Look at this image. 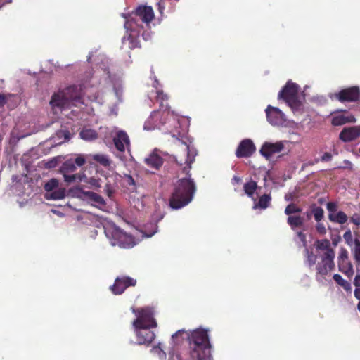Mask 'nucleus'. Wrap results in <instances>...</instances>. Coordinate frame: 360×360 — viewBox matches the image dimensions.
I'll use <instances>...</instances> for the list:
<instances>
[{
  "label": "nucleus",
  "instance_id": "nucleus-62",
  "mask_svg": "<svg viewBox=\"0 0 360 360\" xmlns=\"http://www.w3.org/2000/svg\"><path fill=\"white\" fill-rule=\"evenodd\" d=\"M291 199H292V198H291V195H288V194L285 195V200L286 201H289V200H290Z\"/></svg>",
  "mask_w": 360,
  "mask_h": 360
},
{
  "label": "nucleus",
  "instance_id": "nucleus-45",
  "mask_svg": "<svg viewBox=\"0 0 360 360\" xmlns=\"http://www.w3.org/2000/svg\"><path fill=\"white\" fill-rule=\"evenodd\" d=\"M300 212L301 210L294 204L288 205L285 210V214L288 215Z\"/></svg>",
  "mask_w": 360,
  "mask_h": 360
},
{
  "label": "nucleus",
  "instance_id": "nucleus-12",
  "mask_svg": "<svg viewBox=\"0 0 360 360\" xmlns=\"http://www.w3.org/2000/svg\"><path fill=\"white\" fill-rule=\"evenodd\" d=\"M74 195L87 201L89 203L99 209H102L106 205L104 198L96 193L92 191H86L82 188L77 187L72 190Z\"/></svg>",
  "mask_w": 360,
  "mask_h": 360
},
{
  "label": "nucleus",
  "instance_id": "nucleus-63",
  "mask_svg": "<svg viewBox=\"0 0 360 360\" xmlns=\"http://www.w3.org/2000/svg\"><path fill=\"white\" fill-rule=\"evenodd\" d=\"M91 100H93V101H96V102H98V103H101V101H100L98 100V96H95V97H94V98H92Z\"/></svg>",
  "mask_w": 360,
  "mask_h": 360
},
{
  "label": "nucleus",
  "instance_id": "nucleus-25",
  "mask_svg": "<svg viewBox=\"0 0 360 360\" xmlns=\"http://www.w3.org/2000/svg\"><path fill=\"white\" fill-rule=\"evenodd\" d=\"M258 188L259 186H257V182L252 179L245 183L243 186L245 193L253 201L256 200L255 193L257 191Z\"/></svg>",
  "mask_w": 360,
  "mask_h": 360
},
{
  "label": "nucleus",
  "instance_id": "nucleus-47",
  "mask_svg": "<svg viewBox=\"0 0 360 360\" xmlns=\"http://www.w3.org/2000/svg\"><path fill=\"white\" fill-rule=\"evenodd\" d=\"M326 208L329 212L328 214L337 213L338 205L334 202H329L326 205Z\"/></svg>",
  "mask_w": 360,
  "mask_h": 360
},
{
  "label": "nucleus",
  "instance_id": "nucleus-40",
  "mask_svg": "<svg viewBox=\"0 0 360 360\" xmlns=\"http://www.w3.org/2000/svg\"><path fill=\"white\" fill-rule=\"evenodd\" d=\"M305 252L307 255V263L309 267H311L316 264L318 256L315 255L312 252H310L308 249H306Z\"/></svg>",
  "mask_w": 360,
  "mask_h": 360
},
{
  "label": "nucleus",
  "instance_id": "nucleus-37",
  "mask_svg": "<svg viewBox=\"0 0 360 360\" xmlns=\"http://www.w3.org/2000/svg\"><path fill=\"white\" fill-rule=\"evenodd\" d=\"M354 258L356 262H360V240L354 239V246L352 250Z\"/></svg>",
  "mask_w": 360,
  "mask_h": 360
},
{
  "label": "nucleus",
  "instance_id": "nucleus-10",
  "mask_svg": "<svg viewBox=\"0 0 360 360\" xmlns=\"http://www.w3.org/2000/svg\"><path fill=\"white\" fill-rule=\"evenodd\" d=\"M124 27L128 35L122 38V44L128 42V47L129 49L137 47L138 41L136 37L139 34L143 27H141V25L138 23V20L131 18L125 22Z\"/></svg>",
  "mask_w": 360,
  "mask_h": 360
},
{
  "label": "nucleus",
  "instance_id": "nucleus-2",
  "mask_svg": "<svg viewBox=\"0 0 360 360\" xmlns=\"http://www.w3.org/2000/svg\"><path fill=\"white\" fill-rule=\"evenodd\" d=\"M182 334H185L188 340L189 351L176 356L172 355V360H175V358L176 360H213L207 330L197 329L188 333L184 330H179L172 335V338L174 340Z\"/></svg>",
  "mask_w": 360,
  "mask_h": 360
},
{
  "label": "nucleus",
  "instance_id": "nucleus-39",
  "mask_svg": "<svg viewBox=\"0 0 360 360\" xmlns=\"http://www.w3.org/2000/svg\"><path fill=\"white\" fill-rule=\"evenodd\" d=\"M58 181L56 179H51L44 185L46 193L51 192L53 190L58 189Z\"/></svg>",
  "mask_w": 360,
  "mask_h": 360
},
{
  "label": "nucleus",
  "instance_id": "nucleus-26",
  "mask_svg": "<svg viewBox=\"0 0 360 360\" xmlns=\"http://www.w3.org/2000/svg\"><path fill=\"white\" fill-rule=\"evenodd\" d=\"M271 200V197L270 194H264L259 198L258 200L254 201L252 208L254 210H265L269 206Z\"/></svg>",
  "mask_w": 360,
  "mask_h": 360
},
{
  "label": "nucleus",
  "instance_id": "nucleus-28",
  "mask_svg": "<svg viewBox=\"0 0 360 360\" xmlns=\"http://www.w3.org/2000/svg\"><path fill=\"white\" fill-rule=\"evenodd\" d=\"M65 196V189L64 188H59L58 189L53 190L51 192L46 193L44 195V198L46 200H61L63 199Z\"/></svg>",
  "mask_w": 360,
  "mask_h": 360
},
{
  "label": "nucleus",
  "instance_id": "nucleus-19",
  "mask_svg": "<svg viewBox=\"0 0 360 360\" xmlns=\"http://www.w3.org/2000/svg\"><path fill=\"white\" fill-rule=\"evenodd\" d=\"M136 283V281L131 277H117L115 281L114 285L111 286V290L114 294H122L127 287L134 286Z\"/></svg>",
  "mask_w": 360,
  "mask_h": 360
},
{
  "label": "nucleus",
  "instance_id": "nucleus-35",
  "mask_svg": "<svg viewBox=\"0 0 360 360\" xmlns=\"http://www.w3.org/2000/svg\"><path fill=\"white\" fill-rule=\"evenodd\" d=\"M288 224L295 230L296 227L302 226L303 218L300 216H290L288 218Z\"/></svg>",
  "mask_w": 360,
  "mask_h": 360
},
{
  "label": "nucleus",
  "instance_id": "nucleus-22",
  "mask_svg": "<svg viewBox=\"0 0 360 360\" xmlns=\"http://www.w3.org/2000/svg\"><path fill=\"white\" fill-rule=\"evenodd\" d=\"M114 144L120 152H124L126 149H129L130 146V141L127 134L120 130L116 133V135L113 138Z\"/></svg>",
  "mask_w": 360,
  "mask_h": 360
},
{
  "label": "nucleus",
  "instance_id": "nucleus-46",
  "mask_svg": "<svg viewBox=\"0 0 360 360\" xmlns=\"http://www.w3.org/2000/svg\"><path fill=\"white\" fill-rule=\"evenodd\" d=\"M10 98H13L15 101V105L18 102L19 98L17 96H9V97H6L3 95L0 94V106H2L4 104L8 102Z\"/></svg>",
  "mask_w": 360,
  "mask_h": 360
},
{
  "label": "nucleus",
  "instance_id": "nucleus-17",
  "mask_svg": "<svg viewBox=\"0 0 360 360\" xmlns=\"http://www.w3.org/2000/svg\"><path fill=\"white\" fill-rule=\"evenodd\" d=\"M331 124L333 126H341L347 123H355L356 119L345 110H338L331 113Z\"/></svg>",
  "mask_w": 360,
  "mask_h": 360
},
{
  "label": "nucleus",
  "instance_id": "nucleus-27",
  "mask_svg": "<svg viewBox=\"0 0 360 360\" xmlns=\"http://www.w3.org/2000/svg\"><path fill=\"white\" fill-rule=\"evenodd\" d=\"M158 230L157 222H150L144 225L139 232L142 234V238H150L158 232Z\"/></svg>",
  "mask_w": 360,
  "mask_h": 360
},
{
  "label": "nucleus",
  "instance_id": "nucleus-43",
  "mask_svg": "<svg viewBox=\"0 0 360 360\" xmlns=\"http://www.w3.org/2000/svg\"><path fill=\"white\" fill-rule=\"evenodd\" d=\"M104 191L108 198H112L115 191L114 184L108 181L105 186Z\"/></svg>",
  "mask_w": 360,
  "mask_h": 360
},
{
  "label": "nucleus",
  "instance_id": "nucleus-55",
  "mask_svg": "<svg viewBox=\"0 0 360 360\" xmlns=\"http://www.w3.org/2000/svg\"><path fill=\"white\" fill-rule=\"evenodd\" d=\"M88 182L89 184H91V186H93L94 187H98V188L101 187L99 181L96 179L91 178Z\"/></svg>",
  "mask_w": 360,
  "mask_h": 360
},
{
  "label": "nucleus",
  "instance_id": "nucleus-1",
  "mask_svg": "<svg viewBox=\"0 0 360 360\" xmlns=\"http://www.w3.org/2000/svg\"><path fill=\"white\" fill-rule=\"evenodd\" d=\"M153 86L155 89L156 99L160 102V109L152 112L145 122L143 129L145 130L165 129L167 133L171 134L172 137L176 138L181 142L188 131L189 121L186 118L180 119L177 115L169 110L167 103L164 104V102L168 100V96L163 93L161 89L162 85L155 76H154Z\"/></svg>",
  "mask_w": 360,
  "mask_h": 360
},
{
  "label": "nucleus",
  "instance_id": "nucleus-58",
  "mask_svg": "<svg viewBox=\"0 0 360 360\" xmlns=\"http://www.w3.org/2000/svg\"><path fill=\"white\" fill-rule=\"evenodd\" d=\"M158 10L160 11V13H162L163 12V10L165 9V4L162 1H159L158 2Z\"/></svg>",
  "mask_w": 360,
  "mask_h": 360
},
{
  "label": "nucleus",
  "instance_id": "nucleus-33",
  "mask_svg": "<svg viewBox=\"0 0 360 360\" xmlns=\"http://www.w3.org/2000/svg\"><path fill=\"white\" fill-rule=\"evenodd\" d=\"M93 159L99 162L104 167H111L112 161L109 159L108 156L104 154H96L93 156Z\"/></svg>",
  "mask_w": 360,
  "mask_h": 360
},
{
  "label": "nucleus",
  "instance_id": "nucleus-53",
  "mask_svg": "<svg viewBox=\"0 0 360 360\" xmlns=\"http://www.w3.org/2000/svg\"><path fill=\"white\" fill-rule=\"evenodd\" d=\"M316 230L319 233H321L322 235H324L326 233V229L324 224L322 223L317 224Z\"/></svg>",
  "mask_w": 360,
  "mask_h": 360
},
{
  "label": "nucleus",
  "instance_id": "nucleus-50",
  "mask_svg": "<svg viewBox=\"0 0 360 360\" xmlns=\"http://www.w3.org/2000/svg\"><path fill=\"white\" fill-rule=\"evenodd\" d=\"M113 89L115 94V96L117 97L118 99H120L122 96V89L120 85H117L115 83H113Z\"/></svg>",
  "mask_w": 360,
  "mask_h": 360
},
{
  "label": "nucleus",
  "instance_id": "nucleus-52",
  "mask_svg": "<svg viewBox=\"0 0 360 360\" xmlns=\"http://www.w3.org/2000/svg\"><path fill=\"white\" fill-rule=\"evenodd\" d=\"M297 236L298 238L300 239V240L301 241V243H302V245L304 247H306L307 246V240H306L305 235L302 231H300V232H297Z\"/></svg>",
  "mask_w": 360,
  "mask_h": 360
},
{
  "label": "nucleus",
  "instance_id": "nucleus-15",
  "mask_svg": "<svg viewBox=\"0 0 360 360\" xmlns=\"http://www.w3.org/2000/svg\"><path fill=\"white\" fill-rule=\"evenodd\" d=\"M337 262L338 270L348 278H351L354 274V268L349 261L348 252L345 248L340 249Z\"/></svg>",
  "mask_w": 360,
  "mask_h": 360
},
{
  "label": "nucleus",
  "instance_id": "nucleus-54",
  "mask_svg": "<svg viewBox=\"0 0 360 360\" xmlns=\"http://www.w3.org/2000/svg\"><path fill=\"white\" fill-rule=\"evenodd\" d=\"M332 159V155L330 153H325L321 157V160L322 162H328L330 161Z\"/></svg>",
  "mask_w": 360,
  "mask_h": 360
},
{
  "label": "nucleus",
  "instance_id": "nucleus-60",
  "mask_svg": "<svg viewBox=\"0 0 360 360\" xmlns=\"http://www.w3.org/2000/svg\"><path fill=\"white\" fill-rule=\"evenodd\" d=\"M340 237L338 236L337 238H333L332 243L335 247V246H337V245L340 242Z\"/></svg>",
  "mask_w": 360,
  "mask_h": 360
},
{
  "label": "nucleus",
  "instance_id": "nucleus-20",
  "mask_svg": "<svg viewBox=\"0 0 360 360\" xmlns=\"http://www.w3.org/2000/svg\"><path fill=\"white\" fill-rule=\"evenodd\" d=\"M134 15L139 18V20H141V22L145 23L147 26L155 17L153 8L148 6H138L134 13Z\"/></svg>",
  "mask_w": 360,
  "mask_h": 360
},
{
  "label": "nucleus",
  "instance_id": "nucleus-48",
  "mask_svg": "<svg viewBox=\"0 0 360 360\" xmlns=\"http://www.w3.org/2000/svg\"><path fill=\"white\" fill-rule=\"evenodd\" d=\"M57 136L59 137H63L64 141H69L71 138V134L68 130H60L57 132Z\"/></svg>",
  "mask_w": 360,
  "mask_h": 360
},
{
  "label": "nucleus",
  "instance_id": "nucleus-7",
  "mask_svg": "<svg viewBox=\"0 0 360 360\" xmlns=\"http://www.w3.org/2000/svg\"><path fill=\"white\" fill-rule=\"evenodd\" d=\"M278 100H283L294 113L300 112L303 108L302 96L300 94V86L288 81L278 94Z\"/></svg>",
  "mask_w": 360,
  "mask_h": 360
},
{
  "label": "nucleus",
  "instance_id": "nucleus-18",
  "mask_svg": "<svg viewBox=\"0 0 360 360\" xmlns=\"http://www.w3.org/2000/svg\"><path fill=\"white\" fill-rule=\"evenodd\" d=\"M256 151V146L250 139H245L240 141L236 150L237 158H249Z\"/></svg>",
  "mask_w": 360,
  "mask_h": 360
},
{
  "label": "nucleus",
  "instance_id": "nucleus-14",
  "mask_svg": "<svg viewBox=\"0 0 360 360\" xmlns=\"http://www.w3.org/2000/svg\"><path fill=\"white\" fill-rule=\"evenodd\" d=\"M268 122L272 126L282 127L286 122V116L278 108L269 105L266 110Z\"/></svg>",
  "mask_w": 360,
  "mask_h": 360
},
{
  "label": "nucleus",
  "instance_id": "nucleus-38",
  "mask_svg": "<svg viewBox=\"0 0 360 360\" xmlns=\"http://www.w3.org/2000/svg\"><path fill=\"white\" fill-rule=\"evenodd\" d=\"M151 352L157 356L160 360L166 359V353L163 351L162 347H160V344L157 346L153 347L151 349Z\"/></svg>",
  "mask_w": 360,
  "mask_h": 360
},
{
  "label": "nucleus",
  "instance_id": "nucleus-32",
  "mask_svg": "<svg viewBox=\"0 0 360 360\" xmlns=\"http://www.w3.org/2000/svg\"><path fill=\"white\" fill-rule=\"evenodd\" d=\"M315 247L317 250H324L325 252L329 251L335 252V250L330 248V242L328 239L317 240L315 243Z\"/></svg>",
  "mask_w": 360,
  "mask_h": 360
},
{
  "label": "nucleus",
  "instance_id": "nucleus-9",
  "mask_svg": "<svg viewBox=\"0 0 360 360\" xmlns=\"http://www.w3.org/2000/svg\"><path fill=\"white\" fill-rule=\"evenodd\" d=\"M335 252L329 251L324 252L319 256L321 260L317 262L316 265V278L317 281H321L330 271L335 267L334 259Z\"/></svg>",
  "mask_w": 360,
  "mask_h": 360
},
{
  "label": "nucleus",
  "instance_id": "nucleus-30",
  "mask_svg": "<svg viewBox=\"0 0 360 360\" xmlns=\"http://www.w3.org/2000/svg\"><path fill=\"white\" fill-rule=\"evenodd\" d=\"M328 219L332 222L343 224L347 222L348 217L344 212L339 211L337 213L328 214Z\"/></svg>",
  "mask_w": 360,
  "mask_h": 360
},
{
  "label": "nucleus",
  "instance_id": "nucleus-8",
  "mask_svg": "<svg viewBox=\"0 0 360 360\" xmlns=\"http://www.w3.org/2000/svg\"><path fill=\"white\" fill-rule=\"evenodd\" d=\"M104 233L112 246L131 248L136 244L132 236L122 231L115 224H108L104 226Z\"/></svg>",
  "mask_w": 360,
  "mask_h": 360
},
{
  "label": "nucleus",
  "instance_id": "nucleus-23",
  "mask_svg": "<svg viewBox=\"0 0 360 360\" xmlns=\"http://www.w3.org/2000/svg\"><path fill=\"white\" fill-rule=\"evenodd\" d=\"M85 163V159L79 155L75 159L66 160L60 167L61 173H71L76 170V166L81 167Z\"/></svg>",
  "mask_w": 360,
  "mask_h": 360
},
{
  "label": "nucleus",
  "instance_id": "nucleus-49",
  "mask_svg": "<svg viewBox=\"0 0 360 360\" xmlns=\"http://www.w3.org/2000/svg\"><path fill=\"white\" fill-rule=\"evenodd\" d=\"M58 160L56 158H52L51 160L47 161L45 163L46 168H53L57 165Z\"/></svg>",
  "mask_w": 360,
  "mask_h": 360
},
{
  "label": "nucleus",
  "instance_id": "nucleus-44",
  "mask_svg": "<svg viewBox=\"0 0 360 360\" xmlns=\"http://www.w3.org/2000/svg\"><path fill=\"white\" fill-rule=\"evenodd\" d=\"M343 238L346 243V244L350 247L354 245V239H353V236L350 229H348L343 234Z\"/></svg>",
  "mask_w": 360,
  "mask_h": 360
},
{
  "label": "nucleus",
  "instance_id": "nucleus-21",
  "mask_svg": "<svg viewBox=\"0 0 360 360\" xmlns=\"http://www.w3.org/2000/svg\"><path fill=\"white\" fill-rule=\"evenodd\" d=\"M360 137V126L345 127L339 134L343 142H350Z\"/></svg>",
  "mask_w": 360,
  "mask_h": 360
},
{
  "label": "nucleus",
  "instance_id": "nucleus-29",
  "mask_svg": "<svg viewBox=\"0 0 360 360\" xmlns=\"http://www.w3.org/2000/svg\"><path fill=\"white\" fill-rule=\"evenodd\" d=\"M123 185L127 188V190L134 193L136 191V183L134 177L129 174H124L122 178Z\"/></svg>",
  "mask_w": 360,
  "mask_h": 360
},
{
  "label": "nucleus",
  "instance_id": "nucleus-61",
  "mask_svg": "<svg viewBox=\"0 0 360 360\" xmlns=\"http://www.w3.org/2000/svg\"><path fill=\"white\" fill-rule=\"evenodd\" d=\"M142 37H143V39L146 41L148 40L150 37V34L149 33H143L142 34Z\"/></svg>",
  "mask_w": 360,
  "mask_h": 360
},
{
  "label": "nucleus",
  "instance_id": "nucleus-5",
  "mask_svg": "<svg viewBox=\"0 0 360 360\" xmlns=\"http://www.w3.org/2000/svg\"><path fill=\"white\" fill-rule=\"evenodd\" d=\"M136 319L133 321V327L136 336L137 344L148 345L155 339V333L150 330L157 326L154 313L151 308L145 307L132 309Z\"/></svg>",
  "mask_w": 360,
  "mask_h": 360
},
{
  "label": "nucleus",
  "instance_id": "nucleus-34",
  "mask_svg": "<svg viewBox=\"0 0 360 360\" xmlns=\"http://www.w3.org/2000/svg\"><path fill=\"white\" fill-rule=\"evenodd\" d=\"M334 281L341 287H342L346 291H351L352 286L350 283L345 280L341 275L335 274L333 275Z\"/></svg>",
  "mask_w": 360,
  "mask_h": 360
},
{
  "label": "nucleus",
  "instance_id": "nucleus-3",
  "mask_svg": "<svg viewBox=\"0 0 360 360\" xmlns=\"http://www.w3.org/2000/svg\"><path fill=\"white\" fill-rule=\"evenodd\" d=\"M87 84L72 85L55 93L50 101V105L55 114H58L72 106L84 105L82 96L87 94Z\"/></svg>",
  "mask_w": 360,
  "mask_h": 360
},
{
  "label": "nucleus",
  "instance_id": "nucleus-57",
  "mask_svg": "<svg viewBox=\"0 0 360 360\" xmlns=\"http://www.w3.org/2000/svg\"><path fill=\"white\" fill-rule=\"evenodd\" d=\"M354 285L356 288H360V274H357L354 279Z\"/></svg>",
  "mask_w": 360,
  "mask_h": 360
},
{
  "label": "nucleus",
  "instance_id": "nucleus-56",
  "mask_svg": "<svg viewBox=\"0 0 360 360\" xmlns=\"http://www.w3.org/2000/svg\"><path fill=\"white\" fill-rule=\"evenodd\" d=\"M242 182V179L240 177L235 175L233 176L232 180H231V183L232 184L235 185V184H240V183Z\"/></svg>",
  "mask_w": 360,
  "mask_h": 360
},
{
  "label": "nucleus",
  "instance_id": "nucleus-6",
  "mask_svg": "<svg viewBox=\"0 0 360 360\" xmlns=\"http://www.w3.org/2000/svg\"><path fill=\"white\" fill-rule=\"evenodd\" d=\"M196 191L195 184L189 176L178 180L174 185V191L169 198V206L172 209H181L189 204Z\"/></svg>",
  "mask_w": 360,
  "mask_h": 360
},
{
  "label": "nucleus",
  "instance_id": "nucleus-4",
  "mask_svg": "<svg viewBox=\"0 0 360 360\" xmlns=\"http://www.w3.org/2000/svg\"><path fill=\"white\" fill-rule=\"evenodd\" d=\"M184 157H176L163 152L158 148H155L150 155L145 158V162L147 165L155 169H158L162 165L164 160L174 161L180 165L183 163L186 165L184 167V171L188 174L191 168V164L195 161L197 155V151L193 148L188 145L184 141L181 142Z\"/></svg>",
  "mask_w": 360,
  "mask_h": 360
},
{
  "label": "nucleus",
  "instance_id": "nucleus-64",
  "mask_svg": "<svg viewBox=\"0 0 360 360\" xmlns=\"http://www.w3.org/2000/svg\"><path fill=\"white\" fill-rule=\"evenodd\" d=\"M357 308L358 310L360 311V302L358 303Z\"/></svg>",
  "mask_w": 360,
  "mask_h": 360
},
{
  "label": "nucleus",
  "instance_id": "nucleus-11",
  "mask_svg": "<svg viewBox=\"0 0 360 360\" xmlns=\"http://www.w3.org/2000/svg\"><path fill=\"white\" fill-rule=\"evenodd\" d=\"M13 180L15 183L12 186V188L16 195L29 196L33 192L34 181L27 175L13 176Z\"/></svg>",
  "mask_w": 360,
  "mask_h": 360
},
{
  "label": "nucleus",
  "instance_id": "nucleus-13",
  "mask_svg": "<svg viewBox=\"0 0 360 360\" xmlns=\"http://www.w3.org/2000/svg\"><path fill=\"white\" fill-rule=\"evenodd\" d=\"M341 103L355 102L360 99V89L358 86H352L340 90L330 96Z\"/></svg>",
  "mask_w": 360,
  "mask_h": 360
},
{
  "label": "nucleus",
  "instance_id": "nucleus-59",
  "mask_svg": "<svg viewBox=\"0 0 360 360\" xmlns=\"http://www.w3.org/2000/svg\"><path fill=\"white\" fill-rule=\"evenodd\" d=\"M354 294L356 299L360 300V288H356L354 290Z\"/></svg>",
  "mask_w": 360,
  "mask_h": 360
},
{
  "label": "nucleus",
  "instance_id": "nucleus-51",
  "mask_svg": "<svg viewBox=\"0 0 360 360\" xmlns=\"http://www.w3.org/2000/svg\"><path fill=\"white\" fill-rule=\"evenodd\" d=\"M350 221L356 226L360 225V214L355 213L350 218Z\"/></svg>",
  "mask_w": 360,
  "mask_h": 360
},
{
  "label": "nucleus",
  "instance_id": "nucleus-42",
  "mask_svg": "<svg viewBox=\"0 0 360 360\" xmlns=\"http://www.w3.org/2000/svg\"><path fill=\"white\" fill-rule=\"evenodd\" d=\"M312 213L314 217V219L319 222L323 217V210L321 207H314L312 209Z\"/></svg>",
  "mask_w": 360,
  "mask_h": 360
},
{
  "label": "nucleus",
  "instance_id": "nucleus-31",
  "mask_svg": "<svg viewBox=\"0 0 360 360\" xmlns=\"http://www.w3.org/2000/svg\"><path fill=\"white\" fill-rule=\"evenodd\" d=\"M79 136L84 141H93L97 139V133L96 131L91 129H84L79 133Z\"/></svg>",
  "mask_w": 360,
  "mask_h": 360
},
{
  "label": "nucleus",
  "instance_id": "nucleus-36",
  "mask_svg": "<svg viewBox=\"0 0 360 360\" xmlns=\"http://www.w3.org/2000/svg\"><path fill=\"white\" fill-rule=\"evenodd\" d=\"M142 198L143 195H141L140 198L138 197L137 198H135L134 196H131L130 202L136 210H141L144 207V202Z\"/></svg>",
  "mask_w": 360,
  "mask_h": 360
},
{
  "label": "nucleus",
  "instance_id": "nucleus-24",
  "mask_svg": "<svg viewBox=\"0 0 360 360\" xmlns=\"http://www.w3.org/2000/svg\"><path fill=\"white\" fill-rule=\"evenodd\" d=\"M101 64L99 65V69L97 70L96 72V75L92 76L91 82L94 83L96 82L98 76L100 75L101 72L103 73V77L105 82H113L108 68L106 66V64L108 63V59L105 56H101Z\"/></svg>",
  "mask_w": 360,
  "mask_h": 360
},
{
  "label": "nucleus",
  "instance_id": "nucleus-41",
  "mask_svg": "<svg viewBox=\"0 0 360 360\" xmlns=\"http://www.w3.org/2000/svg\"><path fill=\"white\" fill-rule=\"evenodd\" d=\"M63 175L64 181L67 183H72L77 179L82 181V176L79 174H69V173H62Z\"/></svg>",
  "mask_w": 360,
  "mask_h": 360
},
{
  "label": "nucleus",
  "instance_id": "nucleus-16",
  "mask_svg": "<svg viewBox=\"0 0 360 360\" xmlns=\"http://www.w3.org/2000/svg\"><path fill=\"white\" fill-rule=\"evenodd\" d=\"M285 142V141H280L276 143L266 141L262 144L259 153L266 160H270L274 154L278 153L284 149V143Z\"/></svg>",
  "mask_w": 360,
  "mask_h": 360
}]
</instances>
